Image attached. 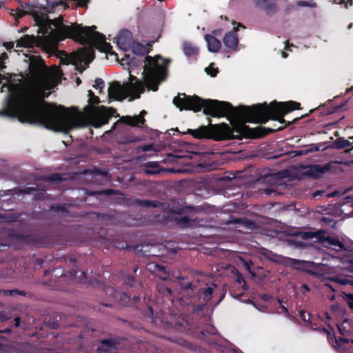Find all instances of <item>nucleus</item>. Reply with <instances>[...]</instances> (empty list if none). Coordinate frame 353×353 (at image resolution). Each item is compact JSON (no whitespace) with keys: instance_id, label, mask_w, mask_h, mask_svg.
Listing matches in <instances>:
<instances>
[{"instance_id":"nucleus-43","label":"nucleus","mask_w":353,"mask_h":353,"mask_svg":"<svg viewBox=\"0 0 353 353\" xmlns=\"http://www.w3.org/2000/svg\"><path fill=\"white\" fill-rule=\"evenodd\" d=\"M205 72L208 74L210 75L212 77H214L216 76L218 73V68H214L212 66H209L205 68Z\"/></svg>"},{"instance_id":"nucleus-2","label":"nucleus","mask_w":353,"mask_h":353,"mask_svg":"<svg viewBox=\"0 0 353 353\" xmlns=\"http://www.w3.org/2000/svg\"><path fill=\"white\" fill-rule=\"evenodd\" d=\"M0 115L17 117L21 123L38 124L54 131L84 127L87 122L75 107L67 108L46 101L43 97L26 92L11 93L6 99Z\"/></svg>"},{"instance_id":"nucleus-51","label":"nucleus","mask_w":353,"mask_h":353,"mask_svg":"<svg viewBox=\"0 0 353 353\" xmlns=\"http://www.w3.org/2000/svg\"><path fill=\"white\" fill-rule=\"evenodd\" d=\"M37 190L36 188L28 187L21 190L23 194H30L32 192Z\"/></svg>"},{"instance_id":"nucleus-50","label":"nucleus","mask_w":353,"mask_h":353,"mask_svg":"<svg viewBox=\"0 0 353 353\" xmlns=\"http://www.w3.org/2000/svg\"><path fill=\"white\" fill-rule=\"evenodd\" d=\"M336 3L344 4L345 8H347L348 3L352 5L353 0H334Z\"/></svg>"},{"instance_id":"nucleus-27","label":"nucleus","mask_w":353,"mask_h":353,"mask_svg":"<svg viewBox=\"0 0 353 353\" xmlns=\"http://www.w3.org/2000/svg\"><path fill=\"white\" fill-rule=\"evenodd\" d=\"M29 67L32 72L39 73L45 67L44 61L41 58L32 59Z\"/></svg>"},{"instance_id":"nucleus-9","label":"nucleus","mask_w":353,"mask_h":353,"mask_svg":"<svg viewBox=\"0 0 353 353\" xmlns=\"http://www.w3.org/2000/svg\"><path fill=\"white\" fill-rule=\"evenodd\" d=\"M203 210L201 206L185 205L170 209V216L178 225L185 227L190 223V219L188 216H179L183 213H197Z\"/></svg>"},{"instance_id":"nucleus-60","label":"nucleus","mask_w":353,"mask_h":353,"mask_svg":"<svg viewBox=\"0 0 353 353\" xmlns=\"http://www.w3.org/2000/svg\"><path fill=\"white\" fill-rule=\"evenodd\" d=\"M102 305L107 307H112V305L110 303H102Z\"/></svg>"},{"instance_id":"nucleus-36","label":"nucleus","mask_w":353,"mask_h":353,"mask_svg":"<svg viewBox=\"0 0 353 353\" xmlns=\"http://www.w3.org/2000/svg\"><path fill=\"white\" fill-rule=\"evenodd\" d=\"M46 180L50 182L59 183L63 180L62 174L59 173H53L46 177Z\"/></svg>"},{"instance_id":"nucleus-49","label":"nucleus","mask_w":353,"mask_h":353,"mask_svg":"<svg viewBox=\"0 0 353 353\" xmlns=\"http://www.w3.org/2000/svg\"><path fill=\"white\" fill-rule=\"evenodd\" d=\"M15 11H16L15 16H16V18H17V19L22 18L27 13L26 11L23 10V9H20V8L16 9Z\"/></svg>"},{"instance_id":"nucleus-24","label":"nucleus","mask_w":353,"mask_h":353,"mask_svg":"<svg viewBox=\"0 0 353 353\" xmlns=\"http://www.w3.org/2000/svg\"><path fill=\"white\" fill-rule=\"evenodd\" d=\"M134 203L139 206L145 208H159L162 205V203L157 200L139 199L134 200Z\"/></svg>"},{"instance_id":"nucleus-6","label":"nucleus","mask_w":353,"mask_h":353,"mask_svg":"<svg viewBox=\"0 0 353 353\" xmlns=\"http://www.w3.org/2000/svg\"><path fill=\"white\" fill-rule=\"evenodd\" d=\"M145 91V85L136 77L130 74V81L123 85L119 81H113L108 88V97L117 101H122L128 97L131 100L139 99Z\"/></svg>"},{"instance_id":"nucleus-45","label":"nucleus","mask_w":353,"mask_h":353,"mask_svg":"<svg viewBox=\"0 0 353 353\" xmlns=\"http://www.w3.org/2000/svg\"><path fill=\"white\" fill-rule=\"evenodd\" d=\"M300 236L302 239L307 240V239H310L314 237L315 234H314V232H304L300 233Z\"/></svg>"},{"instance_id":"nucleus-20","label":"nucleus","mask_w":353,"mask_h":353,"mask_svg":"<svg viewBox=\"0 0 353 353\" xmlns=\"http://www.w3.org/2000/svg\"><path fill=\"white\" fill-rule=\"evenodd\" d=\"M0 294L3 296H10L12 297H17V296H22L26 298L31 299L33 296V294L30 292L25 290H20L17 289L13 290H0Z\"/></svg>"},{"instance_id":"nucleus-55","label":"nucleus","mask_w":353,"mask_h":353,"mask_svg":"<svg viewBox=\"0 0 353 353\" xmlns=\"http://www.w3.org/2000/svg\"><path fill=\"white\" fill-rule=\"evenodd\" d=\"M324 192H325L324 190H317L313 193L312 196L314 198H315L318 196H321Z\"/></svg>"},{"instance_id":"nucleus-21","label":"nucleus","mask_w":353,"mask_h":353,"mask_svg":"<svg viewBox=\"0 0 353 353\" xmlns=\"http://www.w3.org/2000/svg\"><path fill=\"white\" fill-rule=\"evenodd\" d=\"M30 241L37 247H48L50 240L43 234H34L29 236Z\"/></svg>"},{"instance_id":"nucleus-38","label":"nucleus","mask_w":353,"mask_h":353,"mask_svg":"<svg viewBox=\"0 0 353 353\" xmlns=\"http://www.w3.org/2000/svg\"><path fill=\"white\" fill-rule=\"evenodd\" d=\"M153 271L156 273L159 274L160 276H162L163 275L166 276L168 275V272L166 270V268L165 266L155 264L154 265V270Z\"/></svg>"},{"instance_id":"nucleus-40","label":"nucleus","mask_w":353,"mask_h":353,"mask_svg":"<svg viewBox=\"0 0 353 353\" xmlns=\"http://www.w3.org/2000/svg\"><path fill=\"white\" fill-rule=\"evenodd\" d=\"M50 210L54 212L63 214L67 212V209L63 205L53 204L51 205Z\"/></svg>"},{"instance_id":"nucleus-42","label":"nucleus","mask_w":353,"mask_h":353,"mask_svg":"<svg viewBox=\"0 0 353 353\" xmlns=\"http://www.w3.org/2000/svg\"><path fill=\"white\" fill-rule=\"evenodd\" d=\"M88 97L89 100L88 102L90 104H99L100 103V99L98 97L95 96L94 92L92 90H88Z\"/></svg>"},{"instance_id":"nucleus-16","label":"nucleus","mask_w":353,"mask_h":353,"mask_svg":"<svg viewBox=\"0 0 353 353\" xmlns=\"http://www.w3.org/2000/svg\"><path fill=\"white\" fill-rule=\"evenodd\" d=\"M146 114V111L142 110L139 115L133 117L123 116L121 117L120 121L126 125L133 127L138 126L139 124L143 125L145 122L144 117Z\"/></svg>"},{"instance_id":"nucleus-11","label":"nucleus","mask_w":353,"mask_h":353,"mask_svg":"<svg viewBox=\"0 0 353 353\" xmlns=\"http://www.w3.org/2000/svg\"><path fill=\"white\" fill-rule=\"evenodd\" d=\"M117 43L121 49L128 51L133 43L132 33L128 30H123L116 37Z\"/></svg>"},{"instance_id":"nucleus-3","label":"nucleus","mask_w":353,"mask_h":353,"mask_svg":"<svg viewBox=\"0 0 353 353\" xmlns=\"http://www.w3.org/2000/svg\"><path fill=\"white\" fill-rule=\"evenodd\" d=\"M34 20L39 32L53 41H61L69 38L81 44H90L91 47H85L77 52V61L85 62L87 64L91 63L95 57L93 48L110 55H117L112 51L111 44L105 41V35L95 31V26L83 27L77 23L66 25L63 23L64 19L61 15L50 19L47 14H43L41 17L37 16Z\"/></svg>"},{"instance_id":"nucleus-28","label":"nucleus","mask_w":353,"mask_h":353,"mask_svg":"<svg viewBox=\"0 0 353 353\" xmlns=\"http://www.w3.org/2000/svg\"><path fill=\"white\" fill-rule=\"evenodd\" d=\"M110 117V115L106 114H101L92 121V125L97 128L102 126L103 125L107 124L109 121Z\"/></svg>"},{"instance_id":"nucleus-37","label":"nucleus","mask_w":353,"mask_h":353,"mask_svg":"<svg viewBox=\"0 0 353 353\" xmlns=\"http://www.w3.org/2000/svg\"><path fill=\"white\" fill-rule=\"evenodd\" d=\"M137 152H149V151H156V150L154 148L153 143H149V144H144L138 145L136 148Z\"/></svg>"},{"instance_id":"nucleus-30","label":"nucleus","mask_w":353,"mask_h":353,"mask_svg":"<svg viewBox=\"0 0 353 353\" xmlns=\"http://www.w3.org/2000/svg\"><path fill=\"white\" fill-rule=\"evenodd\" d=\"M232 222L234 223H240L249 229H253L255 227V223L245 217L235 219Z\"/></svg>"},{"instance_id":"nucleus-15","label":"nucleus","mask_w":353,"mask_h":353,"mask_svg":"<svg viewBox=\"0 0 353 353\" xmlns=\"http://www.w3.org/2000/svg\"><path fill=\"white\" fill-rule=\"evenodd\" d=\"M120 278L122 281V287L126 291H128L130 288L141 287V283H138L133 274H127L123 271L120 272Z\"/></svg>"},{"instance_id":"nucleus-64","label":"nucleus","mask_w":353,"mask_h":353,"mask_svg":"<svg viewBox=\"0 0 353 353\" xmlns=\"http://www.w3.org/2000/svg\"><path fill=\"white\" fill-rule=\"evenodd\" d=\"M347 329H352V332H353V322H350L349 321V324L347 325Z\"/></svg>"},{"instance_id":"nucleus-23","label":"nucleus","mask_w":353,"mask_h":353,"mask_svg":"<svg viewBox=\"0 0 353 353\" xmlns=\"http://www.w3.org/2000/svg\"><path fill=\"white\" fill-rule=\"evenodd\" d=\"M116 345L117 343L114 340H103L101 342L100 346L97 347V351L99 352L108 353L110 352L112 350L115 349Z\"/></svg>"},{"instance_id":"nucleus-39","label":"nucleus","mask_w":353,"mask_h":353,"mask_svg":"<svg viewBox=\"0 0 353 353\" xmlns=\"http://www.w3.org/2000/svg\"><path fill=\"white\" fill-rule=\"evenodd\" d=\"M331 280L343 285H350L353 286V279H341L338 277H334L332 278Z\"/></svg>"},{"instance_id":"nucleus-46","label":"nucleus","mask_w":353,"mask_h":353,"mask_svg":"<svg viewBox=\"0 0 353 353\" xmlns=\"http://www.w3.org/2000/svg\"><path fill=\"white\" fill-rule=\"evenodd\" d=\"M345 301L350 309H353V294H345Z\"/></svg>"},{"instance_id":"nucleus-7","label":"nucleus","mask_w":353,"mask_h":353,"mask_svg":"<svg viewBox=\"0 0 353 353\" xmlns=\"http://www.w3.org/2000/svg\"><path fill=\"white\" fill-rule=\"evenodd\" d=\"M80 272V276L84 277L85 273L83 271H79L76 269L71 270L67 275L64 274V270L61 268H56L52 270V276H54L57 279L54 281L57 290L60 291H69V285L74 283L75 278L77 276L78 273Z\"/></svg>"},{"instance_id":"nucleus-25","label":"nucleus","mask_w":353,"mask_h":353,"mask_svg":"<svg viewBox=\"0 0 353 353\" xmlns=\"http://www.w3.org/2000/svg\"><path fill=\"white\" fill-rule=\"evenodd\" d=\"M324 242L332 246L334 250L336 251H343L345 250V247L344 244L341 242L338 239L326 236L324 239Z\"/></svg>"},{"instance_id":"nucleus-57","label":"nucleus","mask_w":353,"mask_h":353,"mask_svg":"<svg viewBox=\"0 0 353 353\" xmlns=\"http://www.w3.org/2000/svg\"><path fill=\"white\" fill-rule=\"evenodd\" d=\"M5 47L8 49V50H10L12 48H13L14 47V43L12 42H7L5 43Z\"/></svg>"},{"instance_id":"nucleus-18","label":"nucleus","mask_w":353,"mask_h":353,"mask_svg":"<svg viewBox=\"0 0 353 353\" xmlns=\"http://www.w3.org/2000/svg\"><path fill=\"white\" fill-rule=\"evenodd\" d=\"M205 39L208 44V49L211 52H217L221 48V41L214 36L205 34Z\"/></svg>"},{"instance_id":"nucleus-19","label":"nucleus","mask_w":353,"mask_h":353,"mask_svg":"<svg viewBox=\"0 0 353 353\" xmlns=\"http://www.w3.org/2000/svg\"><path fill=\"white\" fill-rule=\"evenodd\" d=\"M145 173L148 175L159 174L164 172L159 163L157 161H149L143 165Z\"/></svg>"},{"instance_id":"nucleus-17","label":"nucleus","mask_w":353,"mask_h":353,"mask_svg":"<svg viewBox=\"0 0 353 353\" xmlns=\"http://www.w3.org/2000/svg\"><path fill=\"white\" fill-rule=\"evenodd\" d=\"M131 48L134 54L140 56L148 54L152 50V45L150 43L143 45L139 42L134 41Z\"/></svg>"},{"instance_id":"nucleus-63","label":"nucleus","mask_w":353,"mask_h":353,"mask_svg":"<svg viewBox=\"0 0 353 353\" xmlns=\"http://www.w3.org/2000/svg\"><path fill=\"white\" fill-rule=\"evenodd\" d=\"M14 321H15V326L18 327L19 325V322H20L19 318H15Z\"/></svg>"},{"instance_id":"nucleus-58","label":"nucleus","mask_w":353,"mask_h":353,"mask_svg":"<svg viewBox=\"0 0 353 353\" xmlns=\"http://www.w3.org/2000/svg\"><path fill=\"white\" fill-rule=\"evenodd\" d=\"M245 268H246L249 272H250V270H251V264H250L248 262L245 261Z\"/></svg>"},{"instance_id":"nucleus-26","label":"nucleus","mask_w":353,"mask_h":353,"mask_svg":"<svg viewBox=\"0 0 353 353\" xmlns=\"http://www.w3.org/2000/svg\"><path fill=\"white\" fill-rule=\"evenodd\" d=\"M183 50L184 54L188 57H195L199 54V48L190 42L186 41L183 43Z\"/></svg>"},{"instance_id":"nucleus-56","label":"nucleus","mask_w":353,"mask_h":353,"mask_svg":"<svg viewBox=\"0 0 353 353\" xmlns=\"http://www.w3.org/2000/svg\"><path fill=\"white\" fill-rule=\"evenodd\" d=\"M301 261L297 259H291V264L295 267L296 265L301 263Z\"/></svg>"},{"instance_id":"nucleus-5","label":"nucleus","mask_w":353,"mask_h":353,"mask_svg":"<svg viewBox=\"0 0 353 353\" xmlns=\"http://www.w3.org/2000/svg\"><path fill=\"white\" fill-rule=\"evenodd\" d=\"M143 62V74L145 76V86L148 90L156 92L159 89V82L165 74L168 61L159 55L154 57L146 55Z\"/></svg>"},{"instance_id":"nucleus-48","label":"nucleus","mask_w":353,"mask_h":353,"mask_svg":"<svg viewBox=\"0 0 353 353\" xmlns=\"http://www.w3.org/2000/svg\"><path fill=\"white\" fill-rule=\"evenodd\" d=\"M97 193L100 194H104V195H114L116 193V191L113 189H106L103 190L102 191L98 192Z\"/></svg>"},{"instance_id":"nucleus-47","label":"nucleus","mask_w":353,"mask_h":353,"mask_svg":"<svg viewBox=\"0 0 353 353\" xmlns=\"http://www.w3.org/2000/svg\"><path fill=\"white\" fill-rule=\"evenodd\" d=\"M288 241L290 244L295 245L296 248H301L303 245L302 241H297L296 239H290Z\"/></svg>"},{"instance_id":"nucleus-10","label":"nucleus","mask_w":353,"mask_h":353,"mask_svg":"<svg viewBox=\"0 0 353 353\" xmlns=\"http://www.w3.org/2000/svg\"><path fill=\"white\" fill-rule=\"evenodd\" d=\"M239 27H243L245 28V26L241 23H239V26L234 27L233 30L224 36L223 38V42L225 47L228 48L232 51H235L237 49L239 44V37L236 34L239 30Z\"/></svg>"},{"instance_id":"nucleus-14","label":"nucleus","mask_w":353,"mask_h":353,"mask_svg":"<svg viewBox=\"0 0 353 353\" xmlns=\"http://www.w3.org/2000/svg\"><path fill=\"white\" fill-rule=\"evenodd\" d=\"M253 2L268 16H272L278 11L277 4L274 0H253Z\"/></svg>"},{"instance_id":"nucleus-31","label":"nucleus","mask_w":353,"mask_h":353,"mask_svg":"<svg viewBox=\"0 0 353 353\" xmlns=\"http://www.w3.org/2000/svg\"><path fill=\"white\" fill-rule=\"evenodd\" d=\"M234 279V281L239 284L243 283L242 288L244 291L248 290V285L246 284L243 276L237 270H235Z\"/></svg>"},{"instance_id":"nucleus-22","label":"nucleus","mask_w":353,"mask_h":353,"mask_svg":"<svg viewBox=\"0 0 353 353\" xmlns=\"http://www.w3.org/2000/svg\"><path fill=\"white\" fill-rule=\"evenodd\" d=\"M36 38L34 36H30L26 34L21 37L19 40H17V47L32 48L34 46Z\"/></svg>"},{"instance_id":"nucleus-53","label":"nucleus","mask_w":353,"mask_h":353,"mask_svg":"<svg viewBox=\"0 0 353 353\" xmlns=\"http://www.w3.org/2000/svg\"><path fill=\"white\" fill-rule=\"evenodd\" d=\"M222 34V30L221 29H218V30H214L212 32V36H214L216 38V37H220Z\"/></svg>"},{"instance_id":"nucleus-33","label":"nucleus","mask_w":353,"mask_h":353,"mask_svg":"<svg viewBox=\"0 0 353 353\" xmlns=\"http://www.w3.org/2000/svg\"><path fill=\"white\" fill-rule=\"evenodd\" d=\"M261 299L265 302H273L276 301L280 304L281 309H287L284 305L281 304V301L279 299L274 298L273 296L269 294H263L261 295Z\"/></svg>"},{"instance_id":"nucleus-59","label":"nucleus","mask_w":353,"mask_h":353,"mask_svg":"<svg viewBox=\"0 0 353 353\" xmlns=\"http://www.w3.org/2000/svg\"><path fill=\"white\" fill-rule=\"evenodd\" d=\"M0 58L1 59V61H3V60L8 58V55L6 53L4 52V53L1 54V56L0 57Z\"/></svg>"},{"instance_id":"nucleus-1","label":"nucleus","mask_w":353,"mask_h":353,"mask_svg":"<svg viewBox=\"0 0 353 353\" xmlns=\"http://www.w3.org/2000/svg\"><path fill=\"white\" fill-rule=\"evenodd\" d=\"M173 103L180 110H192L198 112L203 109L205 115L213 117L230 116L236 121H230L232 128L225 123L202 125L198 129H188L187 134L196 139H208L216 141L222 140L260 139L276 131L283 130L286 126L296 123L300 118L286 121V114L301 109V103L289 101H274L269 105L264 102L252 106L233 107L230 103L214 99H204L197 95L179 93L174 97Z\"/></svg>"},{"instance_id":"nucleus-44","label":"nucleus","mask_w":353,"mask_h":353,"mask_svg":"<svg viewBox=\"0 0 353 353\" xmlns=\"http://www.w3.org/2000/svg\"><path fill=\"white\" fill-rule=\"evenodd\" d=\"M93 87L95 89H99L101 90L104 87V81L101 78H97L94 81V85Z\"/></svg>"},{"instance_id":"nucleus-62","label":"nucleus","mask_w":353,"mask_h":353,"mask_svg":"<svg viewBox=\"0 0 353 353\" xmlns=\"http://www.w3.org/2000/svg\"><path fill=\"white\" fill-rule=\"evenodd\" d=\"M77 70L79 72H83V71L85 70L84 68H83L82 66L79 67L78 65H77Z\"/></svg>"},{"instance_id":"nucleus-34","label":"nucleus","mask_w":353,"mask_h":353,"mask_svg":"<svg viewBox=\"0 0 353 353\" xmlns=\"http://www.w3.org/2000/svg\"><path fill=\"white\" fill-rule=\"evenodd\" d=\"M336 148L343 149L352 146V143L344 139H338L334 142Z\"/></svg>"},{"instance_id":"nucleus-52","label":"nucleus","mask_w":353,"mask_h":353,"mask_svg":"<svg viewBox=\"0 0 353 353\" xmlns=\"http://www.w3.org/2000/svg\"><path fill=\"white\" fill-rule=\"evenodd\" d=\"M350 341H351V343H353V339L350 340L344 336L343 337H341L339 339V342L340 343L341 345H342L343 343H347Z\"/></svg>"},{"instance_id":"nucleus-54","label":"nucleus","mask_w":353,"mask_h":353,"mask_svg":"<svg viewBox=\"0 0 353 353\" xmlns=\"http://www.w3.org/2000/svg\"><path fill=\"white\" fill-rule=\"evenodd\" d=\"M297 5L301 7H309L310 6V3L307 1H299L297 3Z\"/></svg>"},{"instance_id":"nucleus-4","label":"nucleus","mask_w":353,"mask_h":353,"mask_svg":"<svg viewBox=\"0 0 353 353\" xmlns=\"http://www.w3.org/2000/svg\"><path fill=\"white\" fill-rule=\"evenodd\" d=\"M226 293L225 286L222 291L218 288V285L214 282H207L203 287H201L196 292L194 296L185 300V298L180 299V303L182 305H192V309H207L213 308L218 305L224 299Z\"/></svg>"},{"instance_id":"nucleus-12","label":"nucleus","mask_w":353,"mask_h":353,"mask_svg":"<svg viewBox=\"0 0 353 353\" xmlns=\"http://www.w3.org/2000/svg\"><path fill=\"white\" fill-rule=\"evenodd\" d=\"M90 1V0H48V4L52 9L59 6H62L64 8H69L70 3L74 4L77 7L87 8Z\"/></svg>"},{"instance_id":"nucleus-41","label":"nucleus","mask_w":353,"mask_h":353,"mask_svg":"<svg viewBox=\"0 0 353 353\" xmlns=\"http://www.w3.org/2000/svg\"><path fill=\"white\" fill-rule=\"evenodd\" d=\"M298 312L305 322H310L311 314L308 310H298Z\"/></svg>"},{"instance_id":"nucleus-29","label":"nucleus","mask_w":353,"mask_h":353,"mask_svg":"<svg viewBox=\"0 0 353 353\" xmlns=\"http://www.w3.org/2000/svg\"><path fill=\"white\" fill-rule=\"evenodd\" d=\"M348 324L349 320L345 319L341 324L338 325V328L340 333L344 336H348L352 333V329H347Z\"/></svg>"},{"instance_id":"nucleus-13","label":"nucleus","mask_w":353,"mask_h":353,"mask_svg":"<svg viewBox=\"0 0 353 353\" xmlns=\"http://www.w3.org/2000/svg\"><path fill=\"white\" fill-rule=\"evenodd\" d=\"M331 170L330 163L321 165H310L307 170L304 172V175L312 179H319L323 174L329 172Z\"/></svg>"},{"instance_id":"nucleus-32","label":"nucleus","mask_w":353,"mask_h":353,"mask_svg":"<svg viewBox=\"0 0 353 353\" xmlns=\"http://www.w3.org/2000/svg\"><path fill=\"white\" fill-rule=\"evenodd\" d=\"M178 279L179 280V283L181 288L188 290H192L193 285L192 282L187 278L184 276H179L178 277Z\"/></svg>"},{"instance_id":"nucleus-35","label":"nucleus","mask_w":353,"mask_h":353,"mask_svg":"<svg viewBox=\"0 0 353 353\" xmlns=\"http://www.w3.org/2000/svg\"><path fill=\"white\" fill-rule=\"evenodd\" d=\"M17 217L6 213L0 214V223H13L17 221Z\"/></svg>"},{"instance_id":"nucleus-8","label":"nucleus","mask_w":353,"mask_h":353,"mask_svg":"<svg viewBox=\"0 0 353 353\" xmlns=\"http://www.w3.org/2000/svg\"><path fill=\"white\" fill-rule=\"evenodd\" d=\"M104 292L106 295L112 299L114 302L118 303L122 307H138L139 303L141 302V297L139 296L134 295L131 297L128 292L124 291L123 292H120L110 286H105Z\"/></svg>"},{"instance_id":"nucleus-61","label":"nucleus","mask_w":353,"mask_h":353,"mask_svg":"<svg viewBox=\"0 0 353 353\" xmlns=\"http://www.w3.org/2000/svg\"><path fill=\"white\" fill-rule=\"evenodd\" d=\"M273 192V190L270 188H266L265 190V192L267 194H270L272 192Z\"/></svg>"}]
</instances>
